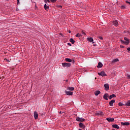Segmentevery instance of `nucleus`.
<instances>
[{
	"instance_id": "nucleus-1",
	"label": "nucleus",
	"mask_w": 130,
	"mask_h": 130,
	"mask_svg": "<svg viewBox=\"0 0 130 130\" xmlns=\"http://www.w3.org/2000/svg\"><path fill=\"white\" fill-rule=\"evenodd\" d=\"M124 40L125 41H123V40H120L121 43L122 44H125V45H128V44H129V40L127 39V38H125V37L124 38Z\"/></svg>"
},
{
	"instance_id": "nucleus-2",
	"label": "nucleus",
	"mask_w": 130,
	"mask_h": 130,
	"mask_svg": "<svg viewBox=\"0 0 130 130\" xmlns=\"http://www.w3.org/2000/svg\"><path fill=\"white\" fill-rule=\"evenodd\" d=\"M62 66L63 68H70L71 67L70 63H62Z\"/></svg>"
},
{
	"instance_id": "nucleus-3",
	"label": "nucleus",
	"mask_w": 130,
	"mask_h": 130,
	"mask_svg": "<svg viewBox=\"0 0 130 130\" xmlns=\"http://www.w3.org/2000/svg\"><path fill=\"white\" fill-rule=\"evenodd\" d=\"M98 75L99 76H102V77H106V76H107L104 71H102L101 72L99 73Z\"/></svg>"
},
{
	"instance_id": "nucleus-4",
	"label": "nucleus",
	"mask_w": 130,
	"mask_h": 130,
	"mask_svg": "<svg viewBox=\"0 0 130 130\" xmlns=\"http://www.w3.org/2000/svg\"><path fill=\"white\" fill-rule=\"evenodd\" d=\"M104 87H105V90L106 91H108V90H109V84H108V83L105 84L104 85Z\"/></svg>"
},
{
	"instance_id": "nucleus-5",
	"label": "nucleus",
	"mask_w": 130,
	"mask_h": 130,
	"mask_svg": "<svg viewBox=\"0 0 130 130\" xmlns=\"http://www.w3.org/2000/svg\"><path fill=\"white\" fill-rule=\"evenodd\" d=\"M76 120L77 121H80V122H83V121H85V119L80 118V117H77L76 118Z\"/></svg>"
},
{
	"instance_id": "nucleus-6",
	"label": "nucleus",
	"mask_w": 130,
	"mask_h": 130,
	"mask_svg": "<svg viewBox=\"0 0 130 130\" xmlns=\"http://www.w3.org/2000/svg\"><path fill=\"white\" fill-rule=\"evenodd\" d=\"M65 93L66 95H68L69 96H72L73 95V92L72 91H68L67 90H65Z\"/></svg>"
},
{
	"instance_id": "nucleus-7",
	"label": "nucleus",
	"mask_w": 130,
	"mask_h": 130,
	"mask_svg": "<svg viewBox=\"0 0 130 130\" xmlns=\"http://www.w3.org/2000/svg\"><path fill=\"white\" fill-rule=\"evenodd\" d=\"M108 97H109L108 93H105L103 96V98L105 99V100H108Z\"/></svg>"
},
{
	"instance_id": "nucleus-8",
	"label": "nucleus",
	"mask_w": 130,
	"mask_h": 130,
	"mask_svg": "<svg viewBox=\"0 0 130 130\" xmlns=\"http://www.w3.org/2000/svg\"><path fill=\"white\" fill-rule=\"evenodd\" d=\"M34 116L35 119H37L38 118V113L36 111L34 112Z\"/></svg>"
},
{
	"instance_id": "nucleus-9",
	"label": "nucleus",
	"mask_w": 130,
	"mask_h": 130,
	"mask_svg": "<svg viewBox=\"0 0 130 130\" xmlns=\"http://www.w3.org/2000/svg\"><path fill=\"white\" fill-rule=\"evenodd\" d=\"M79 126L81 127V128H83V129H84V128H85V125H84V124H83V123L82 122H80L79 124Z\"/></svg>"
},
{
	"instance_id": "nucleus-10",
	"label": "nucleus",
	"mask_w": 130,
	"mask_h": 130,
	"mask_svg": "<svg viewBox=\"0 0 130 130\" xmlns=\"http://www.w3.org/2000/svg\"><path fill=\"white\" fill-rule=\"evenodd\" d=\"M103 67V64H102V62H99L98 63V65L97 66V68H98V69H100L101 68H102Z\"/></svg>"
},
{
	"instance_id": "nucleus-11",
	"label": "nucleus",
	"mask_w": 130,
	"mask_h": 130,
	"mask_svg": "<svg viewBox=\"0 0 130 130\" xmlns=\"http://www.w3.org/2000/svg\"><path fill=\"white\" fill-rule=\"evenodd\" d=\"M115 102V100H113L112 101H111L109 103V104L110 105V106H113V103H114Z\"/></svg>"
},
{
	"instance_id": "nucleus-12",
	"label": "nucleus",
	"mask_w": 130,
	"mask_h": 130,
	"mask_svg": "<svg viewBox=\"0 0 130 130\" xmlns=\"http://www.w3.org/2000/svg\"><path fill=\"white\" fill-rule=\"evenodd\" d=\"M112 127L114 128H117V129H119V126L117 124H113L112 125Z\"/></svg>"
},
{
	"instance_id": "nucleus-13",
	"label": "nucleus",
	"mask_w": 130,
	"mask_h": 130,
	"mask_svg": "<svg viewBox=\"0 0 130 130\" xmlns=\"http://www.w3.org/2000/svg\"><path fill=\"white\" fill-rule=\"evenodd\" d=\"M107 120L109 122H112L114 121V118H107Z\"/></svg>"
},
{
	"instance_id": "nucleus-14",
	"label": "nucleus",
	"mask_w": 130,
	"mask_h": 130,
	"mask_svg": "<svg viewBox=\"0 0 130 130\" xmlns=\"http://www.w3.org/2000/svg\"><path fill=\"white\" fill-rule=\"evenodd\" d=\"M67 90H68V91H74V90H75V87H68L67 88Z\"/></svg>"
},
{
	"instance_id": "nucleus-15",
	"label": "nucleus",
	"mask_w": 130,
	"mask_h": 130,
	"mask_svg": "<svg viewBox=\"0 0 130 130\" xmlns=\"http://www.w3.org/2000/svg\"><path fill=\"white\" fill-rule=\"evenodd\" d=\"M114 97H116V95H115V94H111L109 96V99L110 100L112 99V98H114Z\"/></svg>"
},
{
	"instance_id": "nucleus-16",
	"label": "nucleus",
	"mask_w": 130,
	"mask_h": 130,
	"mask_svg": "<svg viewBox=\"0 0 130 130\" xmlns=\"http://www.w3.org/2000/svg\"><path fill=\"white\" fill-rule=\"evenodd\" d=\"M122 125H129V122H121Z\"/></svg>"
},
{
	"instance_id": "nucleus-17",
	"label": "nucleus",
	"mask_w": 130,
	"mask_h": 130,
	"mask_svg": "<svg viewBox=\"0 0 130 130\" xmlns=\"http://www.w3.org/2000/svg\"><path fill=\"white\" fill-rule=\"evenodd\" d=\"M100 93H101V92L100 90L95 91L94 95H95V96H98L99 94H100Z\"/></svg>"
},
{
	"instance_id": "nucleus-18",
	"label": "nucleus",
	"mask_w": 130,
	"mask_h": 130,
	"mask_svg": "<svg viewBox=\"0 0 130 130\" xmlns=\"http://www.w3.org/2000/svg\"><path fill=\"white\" fill-rule=\"evenodd\" d=\"M44 7V9H45V10H46V11L49 10V6H47V5L46 4H45Z\"/></svg>"
},
{
	"instance_id": "nucleus-19",
	"label": "nucleus",
	"mask_w": 130,
	"mask_h": 130,
	"mask_svg": "<svg viewBox=\"0 0 130 130\" xmlns=\"http://www.w3.org/2000/svg\"><path fill=\"white\" fill-rule=\"evenodd\" d=\"M87 41H89V42H93L94 40H93V38H88L87 39Z\"/></svg>"
},
{
	"instance_id": "nucleus-20",
	"label": "nucleus",
	"mask_w": 130,
	"mask_h": 130,
	"mask_svg": "<svg viewBox=\"0 0 130 130\" xmlns=\"http://www.w3.org/2000/svg\"><path fill=\"white\" fill-rule=\"evenodd\" d=\"M113 25H114V26H117V25H118V22L117 20L114 21Z\"/></svg>"
},
{
	"instance_id": "nucleus-21",
	"label": "nucleus",
	"mask_w": 130,
	"mask_h": 130,
	"mask_svg": "<svg viewBox=\"0 0 130 130\" xmlns=\"http://www.w3.org/2000/svg\"><path fill=\"white\" fill-rule=\"evenodd\" d=\"M96 114L97 115H101V116H102L103 115V112H101V111H100V112H98Z\"/></svg>"
},
{
	"instance_id": "nucleus-22",
	"label": "nucleus",
	"mask_w": 130,
	"mask_h": 130,
	"mask_svg": "<svg viewBox=\"0 0 130 130\" xmlns=\"http://www.w3.org/2000/svg\"><path fill=\"white\" fill-rule=\"evenodd\" d=\"M124 106H130V101H128L125 104Z\"/></svg>"
},
{
	"instance_id": "nucleus-23",
	"label": "nucleus",
	"mask_w": 130,
	"mask_h": 130,
	"mask_svg": "<svg viewBox=\"0 0 130 130\" xmlns=\"http://www.w3.org/2000/svg\"><path fill=\"white\" fill-rule=\"evenodd\" d=\"M117 61H119V60L118 58L114 59L112 60V62L113 63H115V62H117Z\"/></svg>"
},
{
	"instance_id": "nucleus-24",
	"label": "nucleus",
	"mask_w": 130,
	"mask_h": 130,
	"mask_svg": "<svg viewBox=\"0 0 130 130\" xmlns=\"http://www.w3.org/2000/svg\"><path fill=\"white\" fill-rule=\"evenodd\" d=\"M66 61H67L68 62H72V60L71 59L68 58H66L65 59Z\"/></svg>"
},
{
	"instance_id": "nucleus-25",
	"label": "nucleus",
	"mask_w": 130,
	"mask_h": 130,
	"mask_svg": "<svg viewBox=\"0 0 130 130\" xmlns=\"http://www.w3.org/2000/svg\"><path fill=\"white\" fill-rule=\"evenodd\" d=\"M70 41L71 42L72 44H74L75 42V40H74V39L72 38L70 39Z\"/></svg>"
},
{
	"instance_id": "nucleus-26",
	"label": "nucleus",
	"mask_w": 130,
	"mask_h": 130,
	"mask_svg": "<svg viewBox=\"0 0 130 130\" xmlns=\"http://www.w3.org/2000/svg\"><path fill=\"white\" fill-rule=\"evenodd\" d=\"M118 105L119 106H124V104H122V103L121 102L119 103Z\"/></svg>"
},
{
	"instance_id": "nucleus-27",
	"label": "nucleus",
	"mask_w": 130,
	"mask_h": 130,
	"mask_svg": "<svg viewBox=\"0 0 130 130\" xmlns=\"http://www.w3.org/2000/svg\"><path fill=\"white\" fill-rule=\"evenodd\" d=\"M81 36H82V35L80 34H77L76 35V37H81Z\"/></svg>"
},
{
	"instance_id": "nucleus-28",
	"label": "nucleus",
	"mask_w": 130,
	"mask_h": 130,
	"mask_svg": "<svg viewBox=\"0 0 130 130\" xmlns=\"http://www.w3.org/2000/svg\"><path fill=\"white\" fill-rule=\"evenodd\" d=\"M98 38L99 39H100L101 40H103V38L102 37H101V36L98 37Z\"/></svg>"
},
{
	"instance_id": "nucleus-29",
	"label": "nucleus",
	"mask_w": 130,
	"mask_h": 130,
	"mask_svg": "<svg viewBox=\"0 0 130 130\" xmlns=\"http://www.w3.org/2000/svg\"><path fill=\"white\" fill-rule=\"evenodd\" d=\"M121 9H122V10H124V9H125V6L123 5L121 6Z\"/></svg>"
},
{
	"instance_id": "nucleus-30",
	"label": "nucleus",
	"mask_w": 130,
	"mask_h": 130,
	"mask_svg": "<svg viewBox=\"0 0 130 130\" xmlns=\"http://www.w3.org/2000/svg\"><path fill=\"white\" fill-rule=\"evenodd\" d=\"M47 2L48 3H49V0H45V3H46V4H47Z\"/></svg>"
},
{
	"instance_id": "nucleus-31",
	"label": "nucleus",
	"mask_w": 130,
	"mask_h": 130,
	"mask_svg": "<svg viewBox=\"0 0 130 130\" xmlns=\"http://www.w3.org/2000/svg\"><path fill=\"white\" fill-rule=\"evenodd\" d=\"M51 2H52V3H55V2H56V0H51Z\"/></svg>"
},
{
	"instance_id": "nucleus-32",
	"label": "nucleus",
	"mask_w": 130,
	"mask_h": 130,
	"mask_svg": "<svg viewBox=\"0 0 130 130\" xmlns=\"http://www.w3.org/2000/svg\"><path fill=\"white\" fill-rule=\"evenodd\" d=\"M120 48H124V46L120 45Z\"/></svg>"
},
{
	"instance_id": "nucleus-33",
	"label": "nucleus",
	"mask_w": 130,
	"mask_h": 130,
	"mask_svg": "<svg viewBox=\"0 0 130 130\" xmlns=\"http://www.w3.org/2000/svg\"><path fill=\"white\" fill-rule=\"evenodd\" d=\"M68 45H69V46H72V44H71L70 43H68Z\"/></svg>"
},
{
	"instance_id": "nucleus-34",
	"label": "nucleus",
	"mask_w": 130,
	"mask_h": 130,
	"mask_svg": "<svg viewBox=\"0 0 130 130\" xmlns=\"http://www.w3.org/2000/svg\"><path fill=\"white\" fill-rule=\"evenodd\" d=\"M17 5H20V0H17Z\"/></svg>"
},
{
	"instance_id": "nucleus-35",
	"label": "nucleus",
	"mask_w": 130,
	"mask_h": 130,
	"mask_svg": "<svg viewBox=\"0 0 130 130\" xmlns=\"http://www.w3.org/2000/svg\"><path fill=\"white\" fill-rule=\"evenodd\" d=\"M58 8H59L60 9H61V8H62V6H60V5H59L58 6Z\"/></svg>"
},
{
	"instance_id": "nucleus-36",
	"label": "nucleus",
	"mask_w": 130,
	"mask_h": 130,
	"mask_svg": "<svg viewBox=\"0 0 130 130\" xmlns=\"http://www.w3.org/2000/svg\"><path fill=\"white\" fill-rule=\"evenodd\" d=\"M126 4H129V5H130V2H128V1H126Z\"/></svg>"
},
{
	"instance_id": "nucleus-37",
	"label": "nucleus",
	"mask_w": 130,
	"mask_h": 130,
	"mask_svg": "<svg viewBox=\"0 0 130 130\" xmlns=\"http://www.w3.org/2000/svg\"><path fill=\"white\" fill-rule=\"evenodd\" d=\"M127 50H128V51H130V48L129 47L127 48Z\"/></svg>"
},
{
	"instance_id": "nucleus-38",
	"label": "nucleus",
	"mask_w": 130,
	"mask_h": 130,
	"mask_svg": "<svg viewBox=\"0 0 130 130\" xmlns=\"http://www.w3.org/2000/svg\"><path fill=\"white\" fill-rule=\"evenodd\" d=\"M127 78H128V79H130V75H127Z\"/></svg>"
},
{
	"instance_id": "nucleus-39",
	"label": "nucleus",
	"mask_w": 130,
	"mask_h": 130,
	"mask_svg": "<svg viewBox=\"0 0 130 130\" xmlns=\"http://www.w3.org/2000/svg\"><path fill=\"white\" fill-rule=\"evenodd\" d=\"M82 34H85V32L83 30L82 31Z\"/></svg>"
},
{
	"instance_id": "nucleus-40",
	"label": "nucleus",
	"mask_w": 130,
	"mask_h": 130,
	"mask_svg": "<svg viewBox=\"0 0 130 130\" xmlns=\"http://www.w3.org/2000/svg\"><path fill=\"white\" fill-rule=\"evenodd\" d=\"M62 113H63V112H62L61 111H60V112H59V114H61Z\"/></svg>"
},
{
	"instance_id": "nucleus-41",
	"label": "nucleus",
	"mask_w": 130,
	"mask_h": 130,
	"mask_svg": "<svg viewBox=\"0 0 130 130\" xmlns=\"http://www.w3.org/2000/svg\"><path fill=\"white\" fill-rule=\"evenodd\" d=\"M112 130H115V129H112Z\"/></svg>"
}]
</instances>
